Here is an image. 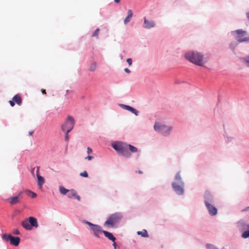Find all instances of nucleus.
<instances>
[{
  "label": "nucleus",
  "instance_id": "47",
  "mask_svg": "<svg viewBox=\"0 0 249 249\" xmlns=\"http://www.w3.org/2000/svg\"><path fill=\"white\" fill-rule=\"evenodd\" d=\"M139 174H142V171H139L137 172Z\"/></svg>",
  "mask_w": 249,
  "mask_h": 249
},
{
  "label": "nucleus",
  "instance_id": "35",
  "mask_svg": "<svg viewBox=\"0 0 249 249\" xmlns=\"http://www.w3.org/2000/svg\"><path fill=\"white\" fill-rule=\"evenodd\" d=\"M128 15L127 16L132 17L133 16V12L131 9H129L127 11Z\"/></svg>",
  "mask_w": 249,
  "mask_h": 249
},
{
  "label": "nucleus",
  "instance_id": "44",
  "mask_svg": "<svg viewBox=\"0 0 249 249\" xmlns=\"http://www.w3.org/2000/svg\"><path fill=\"white\" fill-rule=\"evenodd\" d=\"M113 245L114 247V248L116 249V243L115 242H114Z\"/></svg>",
  "mask_w": 249,
  "mask_h": 249
},
{
  "label": "nucleus",
  "instance_id": "34",
  "mask_svg": "<svg viewBox=\"0 0 249 249\" xmlns=\"http://www.w3.org/2000/svg\"><path fill=\"white\" fill-rule=\"evenodd\" d=\"M117 194V191L116 190H114L111 193V196L112 197H115L116 196Z\"/></svg>",
  "mask_w": 249,
  "mask_h": 249
},
{
  "label": "nucleus",
  "instance_id": "25",
  "mask_svg": "<svg viewBox=\"0 0 249 249\" xmlns=\"http://www.w3.org/2000/svg\"><path fill=\"white\" fill-rule=\"evenodd\" d=\"M59 191L63 195H66L69 193V190H68L63 186L59 187Z\"/></svg>",
  "mask_w": 249,
  "mask_h": 249
},
{
  "label": "nucleus",
  "instance_id": "27",
  "mask_svg": "<svg viewBox=\"0 0 249 249\" xmlns=\"http://www.w3.org/2000/svg\"><path fill=\"white\" fill-rule=\"evenodd\" d=\"M242 237L243 238H247L249 237V230L245 231L243 232L241 235Z\"/></svg>",
  "mask_w": 249,
  "mask_h": 249
},
{
  "label": "nucleus",
  "instance_id": "49",
  "mask_svg": "<svg viewBox=\"0 0 249 249\" xmlns=\"http://www.w3.org/2000/svg\"><path fill=\"white\" fill-rule=\"evenodd\" d=\"M154 128L155 130H156V124L154 125Z\"/></svg>",
  "mask_w": 249,
  "mask_h": 249
},
{
  "label": "nucleus",
  "instance_id": "9",
  "mask_svg": "<svg viewBox=\"0 0 249 249\" xmlns=\"http://www.w3.org/2000/svg\"><path fill=\"white\" fill-rule=\"evenodd\" d=\"M2 238L5 241H10V244L15 246H17L20 242V238L18 237H14L11 234H3Z\"/></svg>",
  "mask_w": 249,
  "mask_h": 249
},
{
  "label": "nucleus",
  "instance_id": "1",
  "mask_svg": "<svg viewBox=\"0 0 249 249\" xmlns=\"http://www.w3.org/2000/svg\"><path fill=\"white\" fill-rule=\"evenodd\" d=\"M247 34L246 31L242 29H238L231 32V34L236 39V41H231L229 44V48L234 54H236L235 48L239 43L244 42H249V36L242 37Z\"/></svg>",
  "mask_w": 249,
  "mask_h": 249
},
{
  "label": "nucleus",
  "instance_id": "41",
  "mask_svg": "<svg viewBox=\"0 0 249 249\" xmlns=\"http://www.w3.org/2000/svg\"><path fill=\"white\" fill-rule=\"evenodd\" d=\"M124 71L127 73H129L130 72V71L128 68L124 69Z\"/></svg>",
  "mask_w": 249,
  "mask_h": 249
},
{
  "label": "nucleus",
  "instance_id": "18",
  "mask_svg": "<svg viewBox=\"0 0 249 249\" xmlns=\"http://www.w3.org/2000/svg\"><path fill=\"white\" fill-rule=\"evenodd\" d=\"M30 225L31 226V227H34L37 228L38 226L37 221L36 218L32 216H30L28 218Z\"/></svg>",
  "mask_w": 249,
  "mask_h": 249
},
{
  "label": "nucleus",
  "instance_id": "2",
  "mask_svg": "<svg viewBox=\"0 0 249 249\" xmlns=\"http://www.w3.org/2000/svg\"><path fill=\"white\" fill-rule=\"evenodd\" d=\"M173 191L178 196L184 195L185 192V182L182 178L180 172H178L171 182Z\"/></svg>",
  "mask_w": 249,
  "mask_h": 249
},
{
  "label": "nucleus",
  "instance_id": "40",
  "mask_svg": "<svg viewBox=\"0 0 249 249\" xmlns=\"http://www.w3.org/2000/svg\"><path fill=\"white\" fill-rule=\"evenodd\" d=\"M93 158V156H88L86 158V159L88 160H91Z\"/></svg>",
  "mask_w": 249,
  "mask_h": 249
},
{
  "label": "nucleus",
  "instance_id": "32",
  "mask_svg": "<svg viewBox=\"0 0 249 249\" xmlns=\"http://www.w3.org/2000/svg\"><path fill=\"white\" fill-rule=\"evenodd\" d=\"M224 138H225V141L227 142H230L232 140V137H228V136H224Z\"/></svg>",
  "mask_w": 249,
  "mask_h": 249
},
{
  "label": "nucleus",
  "instance_id": "14",
  "mask_svg": "<svg viewBox=\"0 0 249 249\" xmlns=\"http://www.w3.org/2000/svg\"><path fill=\"white\" fill-rule=\"evenodd\" d=\"M22 192L19 193L18 196L9 198V203L11 205L17 204L20 201L21 198Z\"/></svg>",
  "mask_w": 249,
  "mask_h": 249
},
{
  "label": "nucleus",
  "instance_id": "3",
  "mask_svg": "<svg viewBox=\"0 0 249 249\" xmlns=\"http://www.w3.org/2000/svg\"><path fill=\"white\" fill-rule=\"evenodd\" d=\"M184 56L187 60L197 66L203 67L205 63L203 60L204 55L196 51H188L184 53Z\"/></svg>",
  "mask_w": 249,
  "mask_h": 249
},
{
  "label": "nucleus",
  "instance_id": "4",
  "mask_svg": "<svg viewBox=\"0 0 249 249\" xmlns=\"http://www.w3.org/2000/svg\"><path fill=\"white\" fill-rule=\"evenodd\" d=\"M112 145L119 155L127 158L130 157L131 154L128 152L127 144L118 142L113 143Z\"/></svg>",
  "mask_w": 249,
  "mask_h": 249
},
{
  "label": "nucleus",
  "instance_id": "12",
  "mask_svg": "<svg viewBox=\"0 0 249 249\" xmlns=\"http://www.w3.org/2000/svg\"><path fill=\"white\" fill-rule=\"evenodd\" d=\"M208 211L209 214L211 216H214L217 213V209L214 206L213 204H210L208 205H205Z\"/></svg>",
  "mask_w": 249,
  "mask_h": 249
},
{
  "label": "nucleus",
  "instance_id": "15",
  "mask_svg": "<svg viewBox=\"0 0 249 249\" xmlns=\"http://www.w3.org/2000/svg\"><path fill=\"white\" fill-rule=\"evenodd\" d=\"M120 106L124 109L130 111L134 113L136 116L138 115L139 112L134 108L126 105L121 104Z\"/></svg>",
  "mask_w": 249,
  "mask_h": 249
},
{
  "label": "nucleus",
  "instance_id": "43",
  "mask_svg": "<svg viewBox=\"0 0 249 249\" xmlns=\"http://www.w3.org/2000/svg\"><path fill=\"white\" fill-rule=\"evenodd\" d=\"M41 92L44 94H46V92L45 89H41Z\"/></svg>",
  "mask_w": 249,
  "mask_h": 249
},
{
  "label": "nucleus",
  "instance_id": "29",
  "mask_svg": "<svg viewBox=\"0 0 249 249\" xmlns=\"http://www.w3.org/2000/svg\"><path fill=\"white\" fill-rule=\"evenodd\" d=\"M96 68V63L94 62L90 65V67H89V70L90 71H93L95 70Z\"/></svg>",
  "mask_w": 249,
  "mask_h": 249
},
{
  "label": "nucleus",
  "instance_id": "6",
  "mask_svg": "<svg viewBox=\"0 0 249 249\" xmlns=\"http://www.w3.org/2000/svg\"><path fill=\"white\" fill-rule=\"evenodd\" d=\"M122 217V215L120 213H113L107 218L104 225L108 227H113L120 221Z\"/></svg>",
  "mask_w": 249,
  "mask_h": 249
},
{
  "label": "nucleus",
  "instance_id": "45",
  "mask_svg": "<svg viewBox=\"0 0 249 249\" xmlns=\"http://www.w3.org/2000/svg\"><path fill=\"white\" fill-rule=\"evenodd\" d=\"M120 0H114V1H115V2H116V3H118V2H120Z\"/></svg>",
  "mask_w": 249,
  "mask_h": 249
},
{
  "label": "nucleus",
  "instance_id": "37",
  "mask_svg": "<svg viewBox=\"0 0 249 249\" xmlns=\"http://www.w3.org/2000/svg\"><path fill=\"white\" fill-rule=\"evenodd\" d=\"M68 133H69L65 132V139L66 141H68L69 139Z\"/></svg>",
  "mask_w": 249,
  "mask_h": 249
},
{
  "label": "nucleus",
  "instance_id": "33",
  "mask_svg": "<svg viewBox=\"0 0 249 249\" xmlns=\"http://www.w3.org/2000/svg\"><path fill=\"white\" fill-rule=\"evenodd\" d=\"M80 176L83 177L87 178L88 177V174L87 172V171H85L81 173L80 174Z\"/></svg>",
  "mask_w": 249,
  "mask_h": 249
},
{
  "label": "nucleus",
  "instance_id": "13",
  "mask_svg": "<svg viewBox=\"0 0 249 249\" xmlns=\"http://www.w3.org/2000/svg\"><path fill=\"white\" fill-rule=\"evenodd\" d=\"M16 103L18 105H20L22 103V99L18 94L15 95L12 100L9 101V103L12 107H14Z\"/></svg>",
  "mask_w": 249,
  "mask_h": 249
},
{
  "label": "nucleus",
  "instance_id": "19",
  "mask_svg": "<svg viewBox=\"0 0 249 249\" xmlns=\"http://www.w3.org/2000/svg\"><path fill=\"white\" fill-rule=\"evenodd\" d=\"M36 176L38 180V185L39 186V188L40 189H41L42 185L44 184L45 180L44 178L39 175L38 169H37L36 171Z\"/></svg>",
  "mask_w": 249,
  "mask_h": 249
},
{
  "label": "nucleus",
  "instance_id": "42",
  "mask_svg": "<svg viewBox=\"0 0 249 249\" xmlns=\"http://www.w3.org/2000/svg\"><path fill=\"white\" fill-rule=\"evenodd\" d=\"M249 207H247L246 208L243 209L242 210L243 212H244V211H249Z\"/></svg>",
  "mask_w": 249,
  "mask_h": 249
},
{
  "label": "nucleus",
  "instance_id": "38",
  "mask_svg": "<svg viewBox=\"0 0 249 249\" xmlns=\"http://www.w3.org/2000/svg\"><path fill=\"white\" fill-rule=\"evenodd\" d=\"M92 152V149L90 148V147H88L87 148V153L88 154H89L90 153H91Z\"/></svg>",
  "mask_w": 249,
  "mask_h": 249
},
{
  "label": "nucleus",
  "instance_id": "22",
  "mask_svg": "<svg viewBox=\"0 0 249 249\" xmlns=\"http://www.w3.org/2000/svg\"><path fill=\"white\" fill-rule=\"evenodd\" d=\"M103 233L105 234V236L107 237L108 239L114 242L116 238L111 233L106 231H103Z\"/></svg>",
  "mask_w": 249,
  "mask_h": 249
},
{
  "label": "nucleus",
  "instance_id": "48",
  "mask_svg": "<svg viewBox=\"0 0 249 249\" xmlns=\"http://www.w3.org/2000/svg\"><path fill=\"white\" fill-rule=\"evenodd\" d=\"M247 18L249 19V12L247 13Z\"/></svg>",
  "mask_w": 249,
  "mask_h": 249
},
{
  "label": "nucleus",
  "instance_id": "28",
  "mask_svg": "<svg viewBox=\"0 0 249 249\" xmlns=\"http://www.w3.org/2000/svg\"><path fill=\"white\" fill-rule=\"evenodd\" d=\"M206 247L207 249H218L214 245L211 244H207L206 245Z\"/></svg>",
  "mask_w": 249,
  "mask_h": 249
},
{
  "label": "nucleus",
  "instance_id": "11",
  "mask_svg": "<svg viewBox=\"0 0 249 249\" xmlns=\"http://www.w3.org/2000/svg\"><path fill=\"white\" fill-rule=\"evenodd\" d=\"M214 203V198L213 195L208 191H206L204 195V204L208 205Z\"/></svg>",
  "mask_w": 249,
  "mask_h": 249
},
{
  "label": "nucleus",
  "instance_id": "10",
  "mask_svg": "<svg viewBox=\"0 0 249 249\" xmlns=\"http://www.w3.org/2000/svg\"><path fill=\"white\" fill-rule=\"evenodd\" d=\"M237 226L241 231L249 230V225L243 219H241L237 222Z\"/></svg>",
  "mask_w": 249,
  "mask_h": 249
},
{
  "label": "nucleus",
  "instance_id": "16",
  "mask_svg": "<svg viewBox=\"0 0 249 249\" xmlns=\"http://www.w3.org/2000/svg\"><path fill=\"white\" fill-rule=\"evenodd\" d=\"M155 26V23L154 21H151L148 20L146 18H144V24L143 27L146 29H150Z\"/></svg>",
  "mask_w": 249,
  "mask_h": 249
},
{
  "label": "nucleus",
  "instance_id": "23",
  "mask_svg": "<svg viewBox=\"0 0 249 249\" xmlns=\"http://www.w3.org/2000/svg\"><path fill=\"white\" fill-rule=\"evenodd\" d=\"M137 233L138 235H140L142 237H148V233L145 230H143L142 231H137Z\"/></svg>",
  "mask_w": 249,
  "mask_h": 249
},
{
  "label": "nucleus",
  "instance_id": "39",
  "mask_svg": "<svg viewBox=\"0 0 249 249\" xmlns=\"http://www.w3.org/2000/svg\"><path fill=\"white\" fill-rule=\"evenodd\" d=\"M13 233L14 234L18 235L20 234V232L18 230H16L13 231Z\"/></svg>",
  "mask_w": 249,
  "mask_h": 249
},
{
  "label": "nucleus",
  "instance_id": "36",
  "mask_svg": "<svg viewBox=\"0 0 249 249\" xmlns=\"http://www.w3.org/2000/svg\"><path fill=\"white\" fill-rule=\"evenodd\" d=\"M126 62L128 63L129 66H131L132 65V59L131 58H127L126 59Z\"/></svg>",
  "mask_w": 249,
  "mask_h": 249
},
{
  "label": "nucleus",
  "instance_id": "31",
  "mask_svg": "<svg viewBox=\"0 0 249 249\" xmlns=\"http://www.w3.org/2000/svg\"><path fill=\"white\" fill-rule=\"evenodd\" d=\"M131 18H132V17H129V16H127L125 18V19H124V24H126L127 23L130 22V21L131 20Z\"/></svg>",
  "mask_w": 249,
  "mask_h": 249
},
{
  "label": "nucleus",
  "instance_id": "17",
  "mask_svg": "<svg viewBox=\"0 0 249 249\" xmlns=\"http://www.w3.org/2000/svg\"><path fill=\"white\" fill-rule=\"evenodd\" d=\"M67 196H68V197H69L70 198L74 197V198H76L79 201L80 200V196L77 195L76 191H75L74 190L72 189V190H69V192Z\"/></svg>",
  "mask_w": 249,
  "mask_h": 249
},
{
  "label": "nucleus",
  "instance_id": "21",
  "mask_svg": "<svg viewBox=\"0 0 249 249\" xmlns=\"http://www.w3.org/2000/svg\"><path fill=\"white\" fill-rule=\"evenodd\" d=\"M239 59L247 67L249 68V55L245 57H240Z\"/></svg>",
  "mask_w": 249,
  "mask_h": 249
},
{
  "label": "nucleus",
  "instance_id": "26",
  "mask_svg": "<svg viewBox=\"0 0 249 249\" xmlns=\"http://www.w3.org/2000/svg\"><path fill=\"white\" fill-rule=\"evenodd\" d=\"M27 196L31 197L32 198H35L36 196V193L27 190L25 191Z\"/></svg>",
  "mask_w": 249,
  "mask_h": 249
},
{
  "label": "nucleus",
  "instance_id": "30",
  "mask_svg": "<svg viewBox=\"0 0 249 249\" xmlns=\"http://www.w3.org/2000/svg\"><path fill=\"white\" fill-rule=\"evenodd\" d=\"M100 29L99 28L96 29L94 33H93L92 36L97 37L99 33Z\"/></svg>",
  "mask_w": 249,
  "mask_h": 249
},
{
  "label": "nucleus",
  "instance_id": "5",
  "mask_svg": "<svg viewBox=\"0 0 249 249\" xmlns=\"http://www.w3.org/2000/svg\"><path fill=\"white\" fill-rule=\"evenodd\" d=\"M174 127L159 122H157V132L162 136L168 137L171 135Z\"/></svg>",
  "mask_w": 249,
  "mask_h": 249
},
{
  "label": "nucleus",
  "instance_id": "20",
  "mask_svg": "<svg viewBox=\"0 0 249 249\" xmlns=\"http://www.w3.org/2000/svg\"><path fill=\"white\" fill-rule=\"evenodd\" d=\"M21 225L25 229L27 230H31L32 229L31 226L30 225L28 218H26L22 221Z\"/></svg>",
  "mask_w": 249,
  "mask_h": 249
},
{
  "label": "nucleus",
  "instance_id": "8",
  "mask_svg": "<svg viewBox=\"0 0 249 249\" xmlns=\"http://www.w3.org/2000/svg\"><path fill=\"white\" fill-rule=\"evenodd\" d=\"M84 222L90 226L91 231L95 236L100 237V235L102 234L104 231L102 230L101 226L98 225L93 224L91 222L87 221H84Z\"/></svg>",
  "mask_w": 249,
  "mask_h": 249
},
{
  "label": "nucleus",
  "instance_id": "46",
  "mask_svg": "<svg viewBox=\"0 0 249 249\" xmlns=\"http://www.w3.org/2000/svg\"><path fill=\"white\" fill-rule=\"evenodd\" d=\"M29 135L31 136V135H32V134H33V131L29 132Z\"/></svg>",
  "mask_w": 249,
  "mask_h": 249
},
{
  "label": "nucleus",
  "instance_id": "7",
  "mask_svg": "<svg viewBox=\"0 0 249 249\" xmlns=\"http://www.w3.org/2000/svg\"><path fill=\"white\" fill-rule=\"evenodd\" d=\"M75 121L73 118L68 116L66 121L61 125L62 130L65 132L69 133L73 128Z\"/></svg>",
  "mask_w": 249,
  "mask_h": 249
},
{
  "label": "nucleus",
  "instance_id": "24",
  "mask_svg": "<svg viewBox=\"0 0 249 249\" xmlns=\"http://www.w3.org/2000/svg\"><path fill=\"white\" fill-rule=\"evenodd\" d=\"M128 150H129L131 153H136L138 151L137 148L131 144H128Z\"/></svg>",
  "mask_w": 249,
  "mask_h": 249
}]
</instances>
